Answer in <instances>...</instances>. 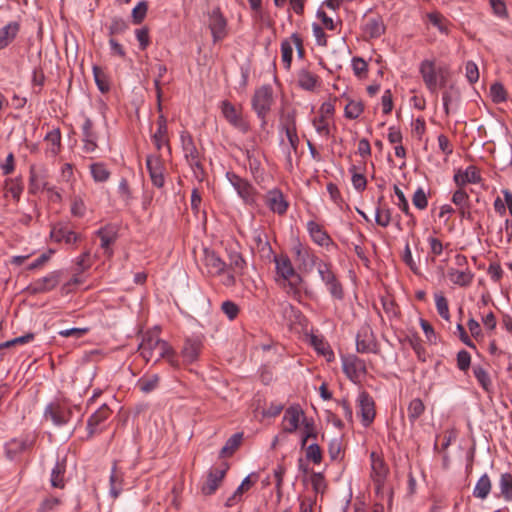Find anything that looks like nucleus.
I'll use <instances>...</instances> for the list:
<instances>
[{
	"instance_id": "338daca9",
	"label": "nucleus",
	"mask_w": 512,
	"mask_h": 512,
	"mask_svg": "<svg viewBox=\"0 0 512 512\" xmlns=\"http://www.w3.org/2000/svg\"><path fill=\"white\" fill-rule=\"evenodd\" d=\"M451 201L457 206V208L470 205L469 195L462 187H459L453 193Z\"/></svg>"
},
{
	"instance_id": "f03ea898",
	"label": "nucleus",
	"mask_w": 512,
	"mask_h": 512,
	"mask_svg": "<svg viewBox=\"0 0 512 512\" xmlns=\"http://www.w3.org/2000/svg\"><path fill=\"white\" fill-rule=\"evenodd\" d=\"M274 104L273 88L269 84L257 88L252 96L251 105L257 117L261 120V125L267 124V115L270 113Z\"/></svg>"
},
{
	"instance_id": "bf43d9fd",
	"label": "nucleus",
	"mask_w": 512,
	"mask_h": 512,
	"mask_svg": "<svg viewBox=\"0 0 512 512\" xmlns=\"http://www.w3.org/2000/svg\"><path fill=\"white\" fill-rule=\"evenodd\" d=\"M312 344L318 353L327 357L328 361H331L334 358L333 351L330 349L329 345L326 342H324L323 340L318 339L317 337L313 336Z\"/></svg>"
},
{
	"instance_id": "c9c22d12",
	"label": "nucleus",
	"mask_w": 512,
	"mask_h": 512,
	"mask_svg": "<svg viewBox=\"0 0 512 512\" xmlns=\"http://www.w3.org/2000/svg\"><path fill=\"white\" fill-rule=\"evenodd\" d=\"M157 130L153 135V141L157 147V149H161L162 145L168 143L167 133V119L164 115H160L157 120Z\"/></svg>"
},
{
	"instance_id": "dca6fc26",
	"label": "nucleus",
	"mask_w": 512,
	"mask_h": 512,
	"mask_svg": "<svg viewBox=\"0 0 512 512\" xmlns=\"http://www.w3.org/2000/svg\"><path fill=\"white\" fill-rule=\"evenodd\" d=\"M356 350L359 353H379V345L369 327H364L358 332L356 336Z\"/></svg>"
},
{
	"instance_id": "69168bd1",
	"label": "nucleus",
	"mask_w": 512,
	"mask_h": 512,
	"mask_svg": "<svg viewBox=\"0 0 512 512\" xmlns=\"http://www.w3.org/2000/svg\"><path fill=\"white\" fill-rule=\"evenodd\" d=\"M281 130L282 131H286V129H289V130H295L297 129L296 127V111L295 110H292V111H289L287 112L286 114H283L281 116Z\"/></svg>"
},
{
	"instance_id": "7c9ffc66",
	"label": "nucleus",
	"mask_w": 512,
	"mask_h": 512,
	"mask_svg": "<svg viewBox=\"0 0 512 512\" xmlns=\"http://www.w3.org/2000/svg\"><path fill=\"white\" fill-rule=\"evenodd\" d=\"M20 31V22L11 21L0 29V50L6 48Z\"/></svg>"
},
{
	"instance_id": "9b49d317",
	"label": "nucleus",
	"mask_w": 512,
	"mask_h": 512,
	"mask_svg": "<svg viewBox=\"0 0 512 512\" xmlns=\"http://www.w3.org/2000/svg\"><path fill=\"white\" fill-rule=\"evenodd\" d=\"M44 418L56 426H64L72 417V409L60 402H51L44 409Z\"/></svg>"
},
{
	"instance_id": "1a4fd4ad",
	"label": "nucleus",
	"mask_w": 512,
	"mask_h": 512,
	"mask_svg": "<svg viewBox=\"0 0 512 512\" xmlns=\"http://www.w3.org/2000/svg\"><path fill=\"white\" fill-rule=\"evenodd\" d=\"M228 469L229 464L227 462H222L220 466L211 468L207 473L205 482L202 484L201 492L207 496L214 494L225 478Z\"/></svg>"
},
{
	"instance_id": "ea45409f",
	"label": "nucleus",
	"mask_w": 512,
	"mask_h": 512,
	"mask_svg": "<svg viewBox=\"0 0 512 512\" xmlns=\"http://www.w3.org/2000/svg\"><path fill=\"white\" fill-rule=\"evenodd\" d=\"M46 182L44 178L35 170L34 166L30 167V177H29V193L37 194L41 190L45 189Z\"/></svg>"
},
{
	"instance_id": "09e8293b",
	"label": "nucleus",
	"mask_w": 512,
	"mask_h": 512,
	"mask_svg": "<svg viewBox=\"0 0 512 512\" xmlns=\"http://www.w3.org/2000/svg\"><path fill=\"white\" fill-rule=\"evenodd\" d=\"M64 473H65V466L60 464L59 462H57L51 471L50 482H51L52 487L64 488V486H65Z\"/></svg>"
},
{
	"instance_id": "20e7f679",
	"label": "nucleus",
	"mask_w": 512,
	"mask_h": 512,
	"mask_svg": "<svg viewBox=\"0 0 512 512\" xmlns=\"http://www.w3.org/2000/svg\"><path fill=\"white\" fill-rule=\"evenodd\" d=\"M316 267L321 280L332 298L342 300L344 298V288L333 271L331 263L319 261Z\"/></svg>"
},
{
	"instance_id": "13d9d810",
	"label": "nucleus",
	"mask_w": 512,
	"mask_h": 512,
	"mask_svg": "<svg viewBox=\"0 0 512 512\" xmlns=\"http://www.w3.org/2000/svg\"><path fill=\"white\" fill-rule=\"evenodd\" d=\"M282 62L287 70L290 69L293 56V48L291 39H285L281 42Z\"/></svg>"
},
{
	"instance_id": "5701e85b",
	"label": "nucleus",
	"mask_w": 512,
	"mask_h": 512,
	"mask_svg": "<svg viewBox=\"0 0 512 512\" xmlns=\"http://www.w3.org/2000/svg\"><path fill=\"white\" fill-rule=\"evenodd\" d=\"M292 251L295 255V260L300 266L302 265L305 268L317 266L320 261L315 254L311 253L309 248L303 246L300 242L293 246Z\"/></svg>"
},
{
	"instance_id": "393cba45",
	"label": "nucleus",
	"mask_w": 512,
	"mask_h": 512,
	"mask_svg": "<svg viewBox=\"0 0 512 512\" xmlns=\"http://www.w3.org/2000/svg\"><path fill=\"white\" fill-rule=\"evenodd\" d=\"M371 477L373 481L379 486L384 483L388 469L384 460L375 452H371Z\"/></svg>"
},
{
	"instance_id": "6e6d98bb",
	"label": "nucleus",
	"mask_w": 512,
	"mask_h": 512,
	"mask_svg": "<svg viewBox=\"0 0 512 512\" xmlns=\"http://www.w3.org/2000/svg\"><path fill=\"white\" fill-rule=\"evenodd\" d=\"M461 98L460 90L455 85H450L442 94V101L445 105L458 103Z\"/></svg>"
},
{
	"instance_id": "e433bc0d",
	"label": "nucleus",
	"mask_w": 512,
	"mask_h": 512,
	"mask_svg": "<svg viewBox=\"0 0 512 512\" xmlns=\"http://www.w3.org/2000/svg\"><path fill=\"white\" fill-rule=\"evenodd\" d=\"M252 238L256 248L263 254V256L270 257L273 254V250L269 241L267 240V236L262 230L255 229L253 231Z\"/></svg>"
},
{
	"instance_id": "c03bdc74",
	"label": "nucleus",
	"mask_w": 512,
	"mask_h": 512,
	"mask_svg": "<svg viewBox=\"0 0 512 512\" xmlns=\"http://www.w3.org/2000/svg\"><path fill=\"white\" fill-rule=\"evenodd\" d=\"M5 190L12 195V197L19 201L20 196L23 192V184L20 178H8L4 182Z\"/></svg>"
},
{
	"instance_id": "864d4df0",
	"label": "nucleus",
	"mask_w": 512,
	"mask_h": 512,
	"mask_svg": "<svg viewBox=\"0 0 512 512\" xmlns=\"http://www.w3.org/2000/svg\"><path fill=\"white\" fill-rule=\"evenodd\" d=\"M342 437L338 436L330 440L328 445V454L332 461L342 459Z\"/></svg>"
},
{
	"instance_id": "4c0bfd02",
	"label": "nucleus",
	"mask_w": 512,
	"mask_h": 512,
	"mask_svg": "<svg viewBox=\"0 0 512 512\" xmlns=\"http://www.w3.org/2000/svg\"><path fill=\"white\" fill-rule=\"evenodd\" d=\"M491 488H492L491 480H490L489 476L485 473L476 482V485L473 489V496L475 498L484 500L488 497V495L491 491Z\"/></svg>"
},
{
	"instance_id": "bb28decb",
	"label": "nucleus",
	"mask_w": 512,
	"mask_h": 512,
	"mask_svg": "<svg viewBox=\"0 0 512 512\" xmlns=\"http://www.w3.org/2000/svg\"><path fill=\"white\" fill-rule=\"evenodd\" d=\"M32 446V441L27 438H13L5 444L6 457L14 460L18 455Z\"/></svg>"
},
{
	"instance_id": "c756f323",
	"label": "nucleus",
	"mask_w": 512,
	"mask_h": 512,
	"mask_svg": "<svg viewBox=\"0 0 512 512\" xmlns=\"http://www.w3.org/2000/svg\"><path fill=\"white\" fill-rule=\"evenodd\" d=\"M447 275L453 284L460 287L469 286L474 278V273L468 267H466L464 270L449 268Z\"/></svg>"
},
{
	"instance_id": "0eeeda50",
	"label": "nucleus",
	"mask_w": 512,
	"mask_h": 512,
	"mask_svg": "<svg viewBox=\"0 0 512 512\" xmlns=\"http://www.w3.org/2000/svg\"><path fill=\"white\" fill-rule=\"evenodd\" d=\"M180 139L184 157L189 166L194 170L195 173H203L204 169L202 164V157L195 145L193 137L188 132H182Z\"/></svg>"
},
{
	"instance_id": "f3484780",
	"label": "nucleus",
	"mask_w": 512,
	"mask_h": 512,
	"mask_svg": "<svg viewBox=\"0 0 512 512\" xmlns=\"http://www.w3.org/2000/svg\"><path fill=\"white\" fill-rule=\"evenodd\" d=\"M98 135L94 130V125L89 117H85L82 124V141L84 153L91 154L98 148L97 145Z\"/></svg>"
},
{
	"instance_id": "79ce46f5",
	"label": "nucleus",
	"mask_w": 512,
	"mask_h": 512,
	"mask_svg": "<svg viewBox=\"0 0 512 512\" xmlns=\"http://www.w3.org/2000/svg\"><path fill=\"white\" fill-rule=\"evenodd\" d=\"M243 439V433L233 434L225 443L220 451V457L232 455L240 446Z\"/></svg>"
},
{
	"instance_id": "49530a36",
	"label": "nucleus",
	"mask_w": 512,
	"mask_h": 512,
	"mask_svg": "<svg viewBox=\"0 0 512 512\" xmlns=\"http://www.w3.org/2000/svg\"><path fill=\"white\" fill-rule=\"evenodd\" d=\"M90 172L96 182H106L110 177V171L104 163H92L90 165Z\"/></svg>"
},
{
	"instance_id": "a878e982",
	"label": "nucleus",
	"mask_w": 512,
	"mask_h": 512,
	"mask_svg": "<svg viewBox=\"0 0 512 512\" xmlns=\"http://www.w3.org/2000/svg\"><path fill=\"white\" fill-rule=\"evenodd\" d=\"M202 350V342L198 339H186L181 350L183 362L191 364L195 362Z\"/></svg>"
},
{
	"instance_id": "f257e3e1",
	"label": "nucleus",
	"mask_w": 512,
	"mask_h": 512,
	"mask_svg": "<svg viewBox=\"0 0 512 512\" xmlns=\"http://www.w3.org/2000/svg\"><path fill=\"white\" fill-rule=\"evenodd\" d=\"M138 351L146 362L153 360L154 363H158L161 359H165L174 368L180 366L174 349L165 340L160 339L155 332L148 331L144 334Z\"/></svg>"
},
{
	"instance_id": "680f3d73",
	"label": "nucleus",
	"mask_w": 512,
	"mask_h": 512,
	"mask_svg": "<svg viewBox=\"0 0 512 512\" xmlns=\"http://www.w3.org/2000/svg\"><path fill=\"white\" fill-rule=\"evenodd\" d=\"M128 28L127 22L121 17H113L108 27L109 35L122 34Z\"/></svg>"
},
{
	"instance_id": "a211bd4d",
	"label": "nucleus",
	"mask_w": 512,
	"mask_h": 512,
	"mask_svg": "<svg viewBox=\"0 0 512 512\" xmlns=\"http://www.w3.org/2000/svg\"><path fill=\"white\" fill-rule=\"evenodd\" d=\"M203 263L207 272L211 276H219L225 272L227 264L221 257L214 251L208 248L204 249Z\"/></svg>"
},
{
	"instance_id": "052dcab7",
	"label": "nucleus",
	"mask_w": 512,
	"mask_h": 512,
	"mask_svg": "<svg viewBox=\"0 0 512 512\" xmlns=\"http://www.w3.org/2000/svg\"><path fill=\"white\" fill-rule=\"evenodd\" d=\"M305 455L306 459L314 464H320L322 462V450L316 443H312L306 448Z\"/></svg>"
},
{
	"instance_id": "6ab92c4d",
	"label": "nucleus",
	"mask_w": 512,
	"mask_h": 512,
	"mask_svg": "<svg viewBox=\"0 0 512 512\" xmlns=\"http://www.w3.org/2000/svg\"><path fill=\"white\" fill-rule=\"evenodd\" d=\"M50 237L54 242H65L68 245L75 244L80 240V235L63 223H57L52 226Z\"/></svg>"
},
{
	"instance_id": "f8f14e48",
	"label": "nucleus",
	"mask_w": 512,
	"mask_h": 512,
	"mask_svg": "<svg viewBox=\"0 0 512 512\" xmlns=\"http://www.w3.org/2000/svg\"><path fill=\"white\" fill-rule=\"evenodd\" d=\"M342 367L346 376L354 383L359 382L360 377L366 374L365 361L356 355H348L343 357Z\"/></svg>"
},
{
	"instance_id": "a19ab883",
	"label": "nucleus",
	"mask_w": 512,
	"mask_h": 512,
	"mask_svg": "<svg viewBox=\"0 0 512 512\" xmlns=\"http://www.w3.org/2000/svg\"><path fill=\"white\" fill-rule=\"evenodd\" d=\"M473 374L484 391L490 392L492 390V381L485 368L476 365L473 367Z\"/></svg>"
},
{
	"instance_id": "c85d7f7f",
	"label": "nucleus",
	"mask_w": 512,
	"mask_h": 512,
	"mask_svg": "<svg viewBox=\"0 0 512 512\" xmlns=\"http://www.w3.org/2000/svg\"><path fill=\"white\" fill-rule=\"evenodd\" d=\"M307 230L312 240L319 246H328L333 243L331 237L323 229L321 225L315 221H309L307 223Z\"/></svg>"
},
{
	"instance_id": "f704fd0d",
	"label": "nucleus",
	"mask_w": 512,
	"mask_h": 512,
	"mask_svg": "<svg viewBox=\"0 0 512 512\" xmlns=\"http://www.w3.org/2000/svg\"><path fill=\"white\" fill-rule=\"evenodd\" d=\"M298 85L300 88L306 91H314L319 83V77L308 71L307 69H301L298 72Z\"/></svg>"
},
{
	"instance_id": "39448f33",
	"label": "nucleus",
	"mask_w": 512,
	"mask_h": 512,
	"mask_svg": "<svg viewBox=\"0 0 512 512\" xmlns=\"http://www.w3.org/2000/svg\"><path fill=\"white\" fill-rule=\"evenodd\" d=\"M273 261L275 262L277 275L283 280L288 281L291 290L294 292L298 291L302 277L296 272L290 258L286 254L274 255Z\"/></svg>"
},
{
	"instance_id": "8fccbe9b",
	"label": "nucleus",
	"mask_w": 512,
	"mask_h": 512,
	"mask_svg": "<svg viewBox=\"0 0 512 512\" xmlns=\"http://www.w3.org/2000/svg\"><path fill=\"white\" fill-rule=\"evenodd\" d=\"M364 111L362 101L349 100L344 109V115L348 119H357Z\"/></svg>"
},
{
	"instance_id": "aec40b11",
	"label": "nucleus",
	"mask_w": 512,
	"mask_h": 512,
	"mask_svg": "<svg viewBox=\"0 0 512 512\" xmlns=\"http://www.w3.org/2000/svg\"><path fill=\"white\" fill-rule=\"evenodd\" d=\"M301 417L304 418V412L299 405H292L287 408L282 420L283 432L290 434L296 432Z\"/></svg>"
},
{
	"instance_id": "3c124183",
	"label": "nucleus",
	"mask_w": 512,
	"mask_h": 512,
	"mask_svg": "<svg viewBox=\"0 0 512 512\" xmlns=\"http://www.w3.org/2000/svg\"><path fill=\"white\" fill-rule=\"evenodd\" d=\"M349 172L351 173V181L355 190L358 192H362L366 189L367 180L363 173L357 172V168L355 165H352L349 168Z\"/></svg>"
},
{
	"instance_id": "ddd939ff",
	"label": "nucleus",
	"mask_w": 512,
	"mask_h": 512,
	"mask_svg": "<svg viewBox=\"0 0 512 512\" xmlns=\"http://www.w3.org/2000/svg\"><path fill=\"white\" fill-rule=\"evenodd\" d=\"M361 423L364 427L370 426L374 421L376 411L375 402L368 392L362 391L357 398Z\"/></svg>"
},
{
	"instance_id": "7ed1b4c3",
	"label": "nucleus",
	"mask_w": 512,
	"mask_h": 512,
	"mask_svg": "<svg viewBox=\"0 0 512 512\" xmlns=\"http://www.w3.org/2000/svg\"><path fill=\"white\" fill-rule=\"evenodd\" d=\"M226 178L246 205L258 206V192L247 179L240 177L234 172H227Z\"/></svg>"
},
{
	"instance_id": "0e129e2a",
	"label": "nucleus",
	"mask_w": 512,
	"mask_h": 512,
	"mask_svg": "<svg viewBox=\"0 0 512 512\" xmlns=\"http://www.w3.org/2000/svg\"><path fill=\"white\" fill-rule=\"evenodd\" d=\"M148 5L146 1L139 2L132 10V21L134 24H140L146 17Z\"/></svg>"
},
{
	"instance_id": "4be33fe9",
	"label": "nucleus",
	"mask_w": 512,
	"mask_h": 512,
	"mask_svg": "<svg viewBox=\"0 0 512 512\" xmlns=\"http://www.w3.org/2000/svg\"><path fill=\"white\" fill-rule=\"evenodd\" d=\"M146 167L153 185L157 188L163 187L165 183L163 175L164 169L160 158L157 156H148L146 158Z\"/></svg>"
},
{
	"instance_id": "de8ad7c7",
	"label": "nucleus",
	"mask_w": 512,
	"mask_h": 512,
	"mask_svg": "<svg viewBox=\"0 0 512 512\" xmlns=\"http://www.w3.org/2000/svg\"><path fill=\"white\" fill-rule=\"evenodd\" d=\"M93 76L98 89L102 93L110 90V83L106 73L98 66H93Z\"/></svg>"
},
{
	"instance_id": "473e14b6",
	"label": "nucleus",
	"mask_w": 512,
	"mask_h": 512,
	"mask_svg": "<svg viewBox=\"0 0 512 512\" xmlns=\"http://www.w3.org/2000/svg\"><path fill=\"white\" fill-rule=\"evenodd\" d=\"M386 27L381 16L367 19L363 31L370 38H379L385 33Z\"/></svg>"
},
{
	"instance_id": "774afa93",
	"label": "nucleus",
	"mask_w": 512,
	"mask_h": 512,
	"mask_svg": "<svg viewBox=\"0 0 512 512\" xmlns=\"http://www.w3.org/2000/svg\"><path fill=\"white\" fill-rule=\"evenodd\" d=\"M313 126L318 134L325 136V137L330 136V128H329V123H328L327 118H324L322 116H318V117L314 118Z\"/></svg>"
},
{
	"instance_id": "2f4dec72",
	"label": "nucleus",
	"mask_w": 512,
	"mask_h": 512,
	"mask_svg": "<svg viewBox=\"0 0 512 512\" xmlns=\"http://www.w3.org/2000/svg\"><path fill=\"white\" fill-rule=\"evenodd\" d=\"M246 158L248 161L249 171L253 179L257 183H260L261 181L264 180V169L262 167L259 157L256 155L254 150H247Z\"/></svg>"
},
{
	"instance_id": "a18cd8bd",
	"label": "nucleus",
	"mask_w": 512,
	"mask_h": 512,
	"mask_svg": "<svg viewBox=\"0 0 512 512\" xmlns=\"http://www.w3.org/2000/svg\"><path fill=\"white\" fill-rule=\"evenodd\" d=\"M425 411V405L420 398H415L408 405V419L414 423Z\"/></svg>"
},
{
	"instance_id": "6e6552de",
	"label": "nucleus",
	"mask_w": 512,
	"mask_h": 512,
	"mask_svg": "<svg viewBox=\"0 0 512 512\" xmlns=\"http://www.w3.org/2000/svg\"><path fill=\"white\" fill-rule=\"evenodd\" d=\"M227 19L219 7H215L208 14V27L214 43L222 41L228 35Z\"/></svg>"
},
{
	"instance_id": "b1692460",
	"label": "nucleus",
	"mask_w": 512,
	"mask_h": 512,
	"mask_svg": "<svg viewBox=\"0 0 512 512\" xmlns=\"http://www.w3.org/2000/svg\"><path fill=\"white\" fill-rule=\"evenodd\" d=\"M96 234L101 240L100 246L104 249L105 254L107 256H111L113 253L111 245L115 243L118 237L116 227L113 225H106L97 230Z\"/></svg>"
},
{
	"instance_id": "2eb2a0df",
	"label": "nucleus",
	"mask_w": 512,
	"mask_h": 512,
	"mask_svg": "<svg viewBox=\"0 0 512 512\" xmlns=\"http://www.w3.org/2000/svg\"><path fill=\"white\" fill-rule=\"evenodd\" d=\"M61 271H52L44 277L36 279L29 286L31 294H41L53 290L60 282Z\"/></svg>"
},
{
	"instance_id": "58836bf2",
	"label": "nucleus",
	"mask_w": 512,
	"mask_h": 512,
	"mask_svg": "<svg viewBox=\"0 0 512 512\" xmlns=\"http://www.w3.org/2000/svg\"><path fill=\"white\" fill-rule=\"evenodd\" d=\"M500 494L497 497H503L505 501H512V474L503 473L499 479Z\"/></svg>"
},
{
	"instance_id": "603ef678",
	"label": "nucleus",
	"mask_w": 512,
	"mask_h": 512,
	"mask_svg": "<svg viewBox=\"0 0 512 512\" xmlns=\"http://www.w3.org/2000/svg\"><path fill=\"white\" fill-rule=\"evenodd\" d=\"M490 96L494 103L499 104L507 100V91L500 82H495L490 87Z\"/></svg>"
},
{
	"instance_id": "37998d69",
	"label": "nucleus",
	"mask_w": 512,
	"mask_h": 512,
	"mask_svg": "<svg viewBox=\"0 0 512 512\" xmlns=\"http://www.w3.org/2000/svg\"><path fill=\"white\" fill-rule=\"evenodd\" d=\"M229 268L234 271V273L242 275L244 273V269L246 267V261L243 258L242 254L237 251H230L229 254Z\"/></svg>"
},
{
	"instance_id": "5fc2aeb1",
	"label": "nucleus",
	"mask_w": 512,
	"mask_h": 512,
	"mask_svg": "<svg viewBox=\"0 0 512 512\" xmlns=\"http://www.w3.org/2000/svg\"><path fill=\"white\" fill-rule=\"evenodd\" d=\"M435 304L438 314L446 321L450 320L448 300L442 293L435 294Z\"/></svg>"
},
{
	"instance_id": "9d476101",
	"label": "nucleus",
	"mask_w": 512,
	"mask_h": 512,
	"mask_svg": "<svg viewBox=\"0 0 512 512\" xmlns=\"http://www.w3.org/2000/svg\"><path fill=\"white\" fill-rule=\"evenodd\" d=\"M220 109L223 117L236 129L243 134H246L250 130L249 122L242 116V114L236 109V107L229 102L224 100L220 104Z\"/></svg>"
},
{
	"instance_id": "cd10ccee",
	"label": "nucleus",
	"mask_w": 512,
	"mask_h": 512,
	"mask_svg": "<svg viewBox=\"0 0 512 512\" xmlns=\"http://www.w3.org/2000/svg\"><path fill=\"white\" fill-rule=\"evenodd\" d=\"M453 179L458 187H463L467 183H479L481 181V176L479 170L475 166L470 165L465 169V171L458 170L454 174Z\"/></svg>"
},
{
	"instance_id": "412c9836",
	"label": "nucleus",
	"mask_w": 512,
	"mask_h": 512,
	"mask_svg": "<svg viewBox=\"0 0 512 512\" xmlns=\"http://www.w3.org/2000/svg\"><path fill=\"white\" fill-rule=\"evenodd\" d=\"M420 74L423 78V81L427 87V89L433 93H437V81L438 75L435 70V64L433 61L424 60L421 62L419 67Z\"/></svg>"
},
{
	"instance_id": "e2e57ef3",
	"label": "nucleus",
	"mask_w": 512,
	"mask_h": 512,
	"mask_svg": "<svg viewBox=\"0 0 512 512\" xmlns=\"http://www.w3.org/2000/svg\"><path fill=\"white\" fill-rule=\"evenodd\" d=\"M391 220H392V216H391V210L389 208L382 209V208L378 207L376 209L375 222L377 223V225L386 228L389 226Z\"/></svg>"
},
{
	"instance_id": "4468645a",
	"label": "nucleus",
	"mask_w": 512,
	"mask_h": 512,
	"mask_svg": "<svg viewBox=\"0 0 512 512\" xmlns=\"http://www.w3.org/2000/svg\"><path fill=\"white\" fill-rule=\"evenodd\" d=\"M264 201L270 211L280 216L286 214L289 208V202L279 188L267 191L264 195Z\"/></svg>"
},
{
	"instance_id": "4d7b16f0",
	"label": "nucleus",
	"mask_w": 512,
	"mask_h": 512,
	"mask_svg": "<svg viewBox=\"0 0 512 512\" xmlns=\"http://www.w3.org/2000/svg\"><path fill=\"white\" fill-rule=\"evenodd\" d=\"M159 383V376L152 375L149 378H141L137 382V386L143 393H150L155 390Z\"/></svg>"
},
{
	"instance_id": "423d86ee",
	"label": "nucleus",
	"mask_w": 512,
	"mask_h": 512,
	"mask_svg": "<svg viewBox=\"0 0 512 512\" xmlns=\"http://www.w3.org/2000/svg\"><path fill=\"white\" fill-rule=\"evenodd\" d=\"M112 410L108 405H101L87 420V435L84 440H91L94 436L101 434L106 427L107 420L111 417Z\"/></svg>"
},
{
	"instance_id": "72a5a7b5",
	"label": "nucleus",
	"mask_w": 512,
	"mask_h": 512,
	"mask_svg": "<svg viewBox=\"0 0 512 512\" xmlns=\"http://www.w3.org/2000/svg\"><path fill=\"white\" fill-rule=\"evenodd\" d=\"M123 481H124V474L123 472L119 471L117 469L116 462L113 464L111 469V474L109 477V483H110V496L113 499H116L119 497L123 490Z\"/></svg>"
}]
</instances>
